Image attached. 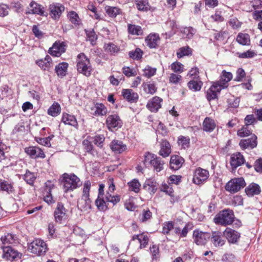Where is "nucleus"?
<instances>
[{
	"mask_svg": "<svg viewBox=\"0 0 262 262\" xmlns=\"http://www.w3.org/2000/svg\"><path fill=\"white\" fill-rule=\"evenodd\" d=\"M64 192L72 191L82 185L80 179L74 173H64L60 178Z\"/></svg>",
	"mask_w": 262,
	"mask_h": 262,
	"instance_id": "f257e3e1",
	"label": "nucleus"
},
{
	"mask_svg": "<svg viewBox=\"0 0 262 262\" xmlns=\"http://www.w3.org/2000/svg\"><path fill=\"white\" fill-rule=\"evenodd\" d=\"M233 211L229 209H225L220 211L214 218V222L217 225L226 226L231 225L234 221Z\"/></svg>",
	"mask_w": 262,
	"mask_h": 262,
	"instance_id": "f03ea898",
	"label": "nucleus"
},
{
	"mask_svg": "<svg viewBox=\"0 0 262 262\" xmlns=\"http://www.w3.org/2000/svg\"><path fill=\"white\" fill-rule=\"evenodd\" d=\"M77 69L79 73L87 77L91 75L92 67L90 60L83 53L79 54L77 56Z\"/></svg>",
	"mask_w": 262,
	"mask_h": 262,
	"instance_id": "7ed1b4c3",
	"label": "nucleus"
},
{
	"mask_svg": "<svg viewBox=\"0 0 262 262\" xmlns=\"http://www.w3.org/2000/svg\"><path fill=\"white\" fill-rule=\"evenodd\" d=\"M144 162L145 164L146 163L150 164L157 172H160L164 168V161L161 158L157 157V155L148 152L144 155Z\"/></svg>",
	"mask_w": 262,
	"mask_h": 262,
	"instance_id": "20e7f679",
	"label": "nucleus"
},
{
	"mask_svg": "<svg viewBox=\"0 0 262 262\" xmlns=\"http://www.w3.org/2000/svg\"><path fill=\"white\" fill-rule=\"evenodd\" d=\"M29 250L37 255H44L47 251L46 243L40 239H36L31 242L28 246Z\"/></svg>",
	"mask_w": 262,
	"mask_h": 262,
	"instance_id": "39448f33",
	"label": "nucleus"
},
{
	"mask_svg": "<svg viewBox=\"0 0 262 262\" xmlns=\"http://www.w3.org/2000/svg\"><path fill=\"white\" fill-rule=\"evenodd\" d=\"M246 186V182L243 178L232 179L225 186V189L232 193H234L243 188Z\"/></svg>",
	"mask_w": 262,
	"mask_h": 262,
	"instance_id": "423d86ee",
	"label": "nucleus"
},
{
	"mask_svg": "<svg viewBox=\"0 0 262 262\" xmlns=\"http://www.w3.org/2000/svg\"><path fill=\"white\" fill-rule=\"evenodd\" d=\"M209 173L208 170L198 167L193 172L192 181L196 185L203 184L208 179Z\"/></svg>",
	"mask_w": 262,
	"mask_h": 262,
	"instance_id": "0eeeda50",
	"label": "nucleus"
},
{
	"mask_svg": "<svg viewBox=\"0 0 262 262\" xmlns=\"http://www.w3.org/2000/svg\"><path fill=\"white\" fill-rule=\"evenodd\" d=\"M122 124L120 117L117 114L109 115L106 119V125L110 130L121 128Z\"/></svg>",
	"mask_w": 262,
	"mask_h": 262,
	"instance_id": "6e6552de",
	"label": "nucleus"
},
{
	"mask_svg": "<svg viewBox=\"0 0 262 262\" xmlns=\"http://www.w3.org/2000/svg\"><path fill=\"white\" fill-rule=\"evenodd\" d=\"M67 210L61 203H58L54 212L55 222L61 224L67 218Z\"/></svg>",
	"mask_w": 262,
	"mask_h": 262,
	"instance_id": "1a4fd4ad",
	"label": "nucleus"
},
{
	"mask_svg": "<svg viewBox=\"0 0 262 262\" xmlns=\"http://www.w3.org/2000/svg\"><path fill=\"white\" fill-rule=\"evenodd\" d=\"M193 236L194 242L198 245H205L210 237V234L199 230L193 231Z\"/></svg>",
	"mask_w": 262,
	"mask_h": 262,
	"instance_id": "9d476101",
	"label": "nucleus"
},
{
	"mask_svg": "<svg viewBox=\"0 0 262 262\" xmlns=\"http://www.w3.org/2000/svg\"><path fill=\"white\" fill-rule=\"evenodd\" d=\"M50 15L51 17L55 19L59 18L62 13L64 10V7L61 4L53 3L49 6Z\"/></svg>",
	"mask_w": 262,
	"mask_h": 262,
	"instance_id": "9b49d317",
	"label": "nucleus"
},
{
	"mask_svg": "<svg viewBox=\"0 0 262 262\" xmlns=\"http://www.w3.org/2000/svg\"><path fill=\"white\" fill-rule=\"evenodd\" d=\"M224 236L228 242L231 244H236L241 237V233L231 228H227L223 232Z\"/></svg>",
	"mask_w": 262,
	"mask_h": 262,
	"instance_id": "f8f14e48",
	"label": "nucleus"
},
{
	"mask_svg": "<svg viewBox=\"0 0 262 262\" xmlns=\"http://www.w3.org/2000/svg\"><path fill=\"white\" fill-rule=\"evenodd\" d=\"M223 89V87L214 82L210 88L206 91V98L208 101L217 98V94Z\"/></svg>",
	"mask_w": 262,
	"mask_h": 262,
	"instance_id": "ddd939ff",
	"label": "nucleus"
},
{
	"mask_svg": "<svg viewBox=\"0 0 262 262\" xmlns=\"http://www.w3.org/2000/svg\"><path fill=\"white\" fill-rule=\"evenodd\" d=\"M3 257L9 260L20 258L21 254L10 246L3 247Z\"/></svg>",
	"mask_w": 262,
	"mask_h": 262,
	"instance_id": "4468645a",
	"label": "nucleus"
},
{
	"mask_svg": "<svg viewBox=\"0 0 262 262\" xmlns=\"http://www.w3.org/2000/svg\"><path fill=\"white\" fill-rule=\"evenodd\" d=\"M25 152L32 159L44 158L45 154L41 148L37 146H29L25 148Z\"/></svg>",
	"mask_w": 262,
	"mask_h": 262,
	"instance_id": "2eb2a0df",
	"label": "nucleus"
},
{
	"mask_svg": "<svg viewBox=\"0 0 262 262\" xmlns=\"http://www.w3.org/2000/svg\"><path fill=\"white\" fill-rule=\"evenodd\" d=\"M66 51V45L63 42H55L50 48L49 53L52 56L59 57Z\"/></svg>",
	"mask_w": 262,
	"mask_h": 262,
	"instance_id": "dca6fc26",
	"label": "nucleus"
},
{
	"mask_svg": "<svg viewBox=\"0 0 262 262\" xmlns=\"http://www.w3.org/2000/svg\"><path fill=\"white\" fill-rule=\"evenodd\" d=\"M163 100L158 96H155L147 103L146 106L151 112H157L161 107Z\"/></svg>",
	"mask_w": 262,
	"mask_h": 262,
	"instance_id": "f3484780",
	"label": "nucleus"
},
{
	"mask_svg": "<svg viewBox=\"0 0 262 262\" xmlns=\"http://www.w3.org/2000/svg\"><path fill=\"white\" fill-rule=\"evenodd\" d=\"M245 161L244 156L240 152H236L231 156L230 163L232 169H236L244 164Z\"/></svg>",
	"mask_w": 262,
	"mask_h": 262,
	"instance_id": "a211bd4d",
	"label": "nucleus"
},
{
	"mask_svg": "<svg viewBox=\"0 0 262 262\" xmlns=\"http://www.w3.org/2000/svg\"><path fill=\"white\" fill-rule=\"evenodd\" d=\"M122 95L124 99L130 103L136 102L139 98L138 94L132 89H123Z\"/></svg>",
	"mask_w": 262,
	"mask_h": 262,
	"instance_id": "6ab92c4d",
	"label": "nucleus"
},
{
	"mask_svg": "<svg viewBox=\"0 0 262 262\" xmlns=\"http://www.w3.org/2000/svg\"><path fill=\"white\" fill-rule=\"evenodd\" d=\"M256 140V136L253 134L252 135L251 137L249 139L241 140L239 144L243 149H246L249 147L254 148L257 144Z\"/></svg>",
	"mask_w": 262,
	"mask_h": 262,
	"instance_id": "aec40b11",
	"label": "nucleus"
},
{
	"mask_svg": "<svg viewBox=\"0 0 262 262\" xmlns=\"http://www.w3.org/2000/svg\"><path fill=\"white\" fill-rule=\"evenodd\" d=\"M184 161L182 157L178 155H172L170 160V167L174 170H178L182 167Z\"/></svg>",
	"mask_w": 262,
	"mask_h": 262,
	"instance_id": "412c9836",
	"label": "nucleus"
},
{
	"mask_svg": "<svg viewBox=\"0 0 262 262\" xmlns=\"http://www.w3.org/2000/svg\"><path fill=\"white\" fill-rule=\"evenodd\" d=\"M232 78V74L230 72H226L224 70L222 74L220 76V79L219 81H215L220 86L223 87V89L226 88L228 86V82L230 81Z\"/></svg>",
	"mask_w": 262,
	"mask_h": 262,
	"instance_id": "4be33fe9",
	"label": "nucleus"
},
{
	"mask_svg": "<svg viewBox=\"0 0 262 262\" xmlns=\"http://www.w3.org/2000/svg\"><path fill=\"white\" fill-rule=\"evenodd\" d=\"M171 152V145L166 140H162L160 143V150L159 154L163 158L167 157Z\"/></svg>",
	"mask_w": 262,
	"mask_h": 262,
	"instance_id": "5701e85b",
	"label": "nucleus"
},
{
	"mask_svg": "<svg viewBox=\"0 0 262 262\" xmlns=\"http://www.w3.org/2000/svg\"><path fill=\"white\" fill-rule=\"evenodd\" d=\"M61 122L66 125L73 126L76 128L78 127V124L75 117L74 115L68 113H63L61 118Z\"/></svg>",
	"mask_w": 262,
	"mask_h": 262,
	"instance_id": "b1692460",
	"label": "nucleus"
},
{
	"mask_svg": "<svg viewBox=\"0 0 262 262\" xmlns=\"http://www.w3.org/2000/svg\"><path fill=\"white\" fill-rule=\"evenodd\" d=\"M111 149L116 154H121L126 149V145L120 140H113L110 144Z\"/></svg>",
	"mask_w": 262,
	"mask_h": 262,
	"instance_id": "393cba45",
	"label": "nucleus"
},
{
	"mask_svg": "<svg viewBox=\"0 0 262 262\" xmlns=\"http://www.w3.org/2000/svg\"><path fill=\"white\" fill-rule=\"evenodd\" d=\"M143 189L150 194H154L158 189V184L156 181L152 179L145 181L143 185Z\"/></svg>",
	"mask_w": 262,
	"mask_h": 262,
	"instance_id": "a878e982",
	"label": "nucleus"
},
{
	"mask_svg": "<svg viewBox=\"0 0 262 262\" xmlns=\"http://www.w3.org/2000/svg\"><path fill=\"white\" fill-rule=\"evenodd\" d=\"M0 191H5L8 194L15 192L13 183L8 181L0 180Z\"/></svg>",
	"mask_w": 262,
	"mask_h": 262,
	"instance_id": "bb28decb",
	"label": "nucleus"
},
{
	"mask_svg": "<svg viewBox=\"0 0 262 262\" xmlns=\"http://www.w3.org/2000/svg\"><path fill=\"white\" fill-rule=\"evenodd\" d=\"M91 110L93 111L92 114L97 116L105 115L107 112V108L102 103H96Z\"/></svg>",
	"mask_w": 262,
	"mask_h": 262,
	"instance_id": "cd10ccee",
	"label": "nucleus"
},
{
	"mask_svg": "<svg viewBox=\"0 0 262 262\" xmlns=\"http://www.w3.org/2000/svg\"><path fill=\"white\" fill-rule=\"evenodd\" d=\"M160 39L159 36L157 34H150L145 38V42L150 48H155Z\"/></svg>",
	"mask_w": 262,
	"mask_h": 262,
	"instance_id": "c85d7f7f",
	"label": "nucleus"
},
{
	"mask_svg": "<svg viewBox=\"0 0 262 262\" xmlns=\"http://www.w3.org/2000/svg\"><path fill=\"white\" fill-rule=\"evenodd\" d=\"M216 127V124L213 119L206 117L203 123V130L207 132H212Z\"/></svg>",
	"mask_w": 262,
	"mask_h": 262,
	"instance_id": "c756f323",
	"label": "nucleus"
},
{
	"mask_svg": "<svg viewBox=\"0 0 262 262\" xmlns=\"http://www.w3.org/2000/svg\"><path fill=\"white\" fill-rule=\"evenodd\" d=\"M245 192L249 196L257 195L260 192V188L258 184L252 183L245 189Z\"/></svg>",
	"mask_w": 262,
	"mask_h": 262,
	"instance_id": "7c9ffc66",
	"label": "nucleus"
},
{
	"mask_svg": "<svg viewBox=\"0 0 262 262\" xmlns=\"http://www.w3.org/2000/svg\"><path fill=\"white\" fill-rule=\"evenodd\" d=\"M211 242L215 247L222 246L225 244V241L222 238L221 233L219 232H212Z\"/></svg>",
	"mask_w": 262,
	"mask_h": 262,
	"instance_id": "2f4dec72",
	"label": "nucleus"
},
{
	"mask_svg": "<svg viewBox=\"0 0 262 262\" xmlns=\"http://www.w3.org/2000/svg\"><path fill=\"white\" fill-rule=\"evenodd\" d=\"M68 66V63L62 62L55 67V71L58 76L63 77L66 76Z\"/></svg>",
	"mask_w": 262,
	"mask_h": 262,
	"instance_id": "473e14b6",
	"label": "nucleus"
},
{
	"mask_svg": "<svg viewBox=\"0 0 262 262\" xmlns=\"http://www.w3.org/2000/svg\"><path fill=\"white\" fill-rule=\"evenodd\" d=\"M203 85V82L200 79H192L187 83L188 88L193 92L201 90Z\"/></svg>",
	"mask_w": 262,
	"mask_h": 262,
	"instance_id": "72a5a7b5",
	"label": "nucleus"
},
{
	"mask_svg": "<svg viewBox=\"0 0 262 262\" xmlns=\"http://www.w3.org/2000/svg\"><path fill=\"white\" fill-rule=\"evenodd\" d=\"M96 205L98 210L105 211L107 209L108 202L105 200V195L103 196H98L95 201Z\"/></svg>",
	"mask_w": 262,
	"mask_h": 262,
	"instance_id": "f704fd0d",
	"label": "nucleus"
},
{
	"mask_svg": "<svg viewBox=\"0 0 262 262\" xmlns=\"http://www.w3.org/2000/svg\"><path fill=\"white\" fill-rule=\"evenodd\" d=\"M90 137H87L86 139L84 140L82 142L84 149L86 152L91 154L92 155L97 154V151L94 149L92 142L90 141Z\"/></svg>",
	"mask_w": 262,
	"mask_h": 262,
	"instance_id": "c9c22d12",
	"label": "nucleus"
},
{
	"mask_svg": "<svg viewBox=\"0 0 262 262\" xmlns=\"http://www.w3.org/2000/svg\"><path fill=\"white\" fill-rule=\"evenodd\" d=\"M103 48L106 52L110 53L112 55H115L118 54L120 50L119 46L112 42L105 43Z\"/></svg>",
	"mask_w": 262,
	"mask_h": 262,
	"instance_id": "e433bc0d",
	"label": "nucleus"
},
{
	"mask_svg": "<svg viewBox=\"0 0 262 262\" xmlns=\"http://www.w3.org/2000/svg\"><path fill=\"white\" fill-rule=\"evenodd\" d=\"M52 59L49 55H47L44 59H40L36 61L38 66L43 70H47L49 69L51 65Z\"/></svg>",
	"mask_w": 262,
	"mask_h": 262,
	"instance_id": "4c0bfd02",
	"label": "nucleus"
},
{
	"mask_svg": "<svg viewBox=\"0 0 262 262\" xmlns=\"http://www.w3.org/2000/svg\"><path fill=\"white\" fill-rule=\"evenodd\" d=\"M78 208L81 210H86L90 208L91 207V200L89 197L84 198L82 197L80 200L78 201Z\"/></svg>",
	"mask_w": 262,
	"mask_h": 262,
	"instance_id": "58836bf2",
	"label": "nucleus"
},
{
	"mask_svg": "<svg viewBox=\"0 0 262 262\" xmlns=\"http://www.w3.org/2000/svg\"><path fill=\"white\" fill-rule=\"evenodd\" d=\"M105 10L107 15L113 18L116 17L117 15L121 14L122 12L121 10L117 7L106 6L105 7Z\"/></svg>",
	"mask_w": 262,
	"mask_h": 262,
	"instance_id": "ea45409f",
	"label": "nucleus"
},
{
	"mask_svg": "<svg viewBox=\"0 0 262 262\" xmlns=\"http://www.w3.org/2000/svg\"><path fill=\"white\" fill-rule=\"evenodd\" d=\"M237 42L243 46L249 45L250 39L249 35L246 33H239L236 37Z\"/></svg>",
	"mask_w": 262,
	"mask_h": 262,
	"instance_id": "a19ab883",
	"label": "nucleus"
},
{
	"mask_svg": "<svg viewBox=\"0 0 262 262\" xmlns=\"http://www.w3.org/2000/svg\"><path fill=\"white\" fill-rule=\"evenodd\" d=\"M60 105L57 102H54L48 110V114L52 117H56L60 113Z\"/></svg>",
	"mask_w": 262,
	"mask_h": 262,
	"instance_id": "79ce46f5",
	"label": "nucleus"
},
{
	"mask_svg": "<svg viewBox=\"0 0 262 262\" xmlns=\"http://www.w3.org/2000/svg\"><path fill=\"white\" fill-rule=\"evenodd\" d=\"M135 4L136 8L140 11H147L149 10L150 6L148 0H137Z\"/></svg>",
	"mask_w": 262,
	"mask_h": 262,
	"instance_id": "37998d69",
	"label": "nucleus"
},
{
	"mask_svg": "<svg viewBox=\"0 0 262 262\" xmlns=\"http://www.w3.org/2000/svg\"><path fill=\"white\" fill-rule=\"evenodd\" d=\"M128 32L129 34L134 35H141L143 34V30L140 26L128 24Z\"/></svg>",
	"mask_w": 262,
	"mask_h": 262,
	"instance_id": "c03bdc74",
	"label": "nucleus"
},
{
	"mask_svg": "<svg viewBox=\"0 0 262 262\" xmlns=\"http://www.w3.org/2000/svg\"><path fill=\"white\" fill-rule=\"evenodd\" d=\"M128 189L130 191H134L135 193H139L140 190L141 184L139 180L136 179H133L128 183Z\"/></svg>",
	"mask_w": 262,
	"mask_h": 262,
	"instance_id": "a18cd8bd",
	"label": "nucleus"
},
{
	"mask_svg": "<svg viewBox=\"0 0 262 262\" xmlns=\"http://www.w3.org/2000/svg\"><path fill=\"white\" fill-rule=\"evenodd\" d=\"M30 9L29 13L32 14H37L40 15H43V11L40 8V6L34 2H32L30 4Z\"/></svg>",
	"mask_w": 262,
	"mask_h": 262,
	"instance_id": "49530a36",
	"label": "nucleus"
},
{
	"mask_svg": "<svg viewBox=\"0 0 262 262\" xmlns=\"http://www.w3.org/2000/svg\"><path fill=\"white\" fill-rule=\"evenodd\" d=\"M192 54V49L189 46L183 47L179 49L177 52V56L178 58H181L185 56H188Z\"/></svg>",
	"mask_w": 262,
	"mask_h": 262,
	"instance_id": "de8ad7c7",
	"label": "nucleus"
},
{
	"mask_svg": "<svg viewBox=\"0 0 262 262\" xmlns=\"http://www.w3.org/2000/svg\"><path fill=\"white\" fill-rule=\"evenodd\" d=\"M87 40H89L92 46L96 44L97 39V35L94 31V30H86Z\"/></svg>",
	"mask_w": 262,
	"mask_h": 262,
	"instance_id": "09e8293b",
	"label": "nucleus"
},
{
	"mask_svg": "<svg viewBox=\"0 0 262 262\" xmlns=\"http://www.w3.org/2000/svg\"><path fill=\"white\" fill-rule=\"evenodd\" d=\"M90 139H93V142L100 148H102L103 146V143L105 140V137L103 135H96L94 137H90Z\"/></svg>",
	"mask_w": 262,
	"mask_h": 262,
	"instance_id": "8fccbe9b",
	"label": "nucleus"
},
{
	"mask_svg": "<svg viewBox=\"0 0 262 262\" xmlns=\"http://www.w3.org/2000/svg\"><path fill=\"white\" fill-rule=\"evenodd\" d=\"M143 55V51L140 48H136L134 51H129L128 55L130 58L134 60L140 59Z\"/></svg>",
	"mask_w": 262,
	"mask_h": 262,
	"instance_id": "3c124183",
	"label": "nucleus"
},
{
	"mask_svg": "<svg viewBox=\"0 0 262 262\" xmlns=\"http://www.w3.org/2000/svg\"><path fill=\"white\" fill-rule=\"evenodd\" d=\"M24 180L29 185H33L36 177L34 173L30 172L29 170H26V173L24 175Z\"/></svg>",
	"mask_w": 262,
	"mask_h": 262,
	"instance_id": "603ef678",
	"label": "nucleus"
},
{
	"mask_svg": "<svg viewBox=\"0 0 262 262\" xmlns=\"http://www.w3.org/2000/svg\"><path fill=\"white\" fill-rule=\"evenodd\" d=\"M4 144L0 142V162L4 164H7L9 162L10 159L6 155L4 151Z\"/></svg>",
	"mask_w": 262,
	"mask_h": 262,
	"instance_id": "864d4df0",
	"label": "nucleus"
},
{
	"mask_svg": "<svg viewBox=\"0 0 262 262\" xmlns=\"http://www.w3.org/2000/svg\"><path fill=\"white\" fill-rule=\"evenodd\" d=\"M152 217V213L149 210H143L142 214L139 217V220L142 223H144L150 220Z\"/></svg>",
	"mask_w": 262,
	"mask_h": 262,
	"instance_id": "5fc2aeb1",
	"label": "nucleus"
},
{
	"mask_svg": "<svg viewBox=\"0 0 262 262\" xmlns=\"http://www.w3.org/2000/svg\"><path fill=\"white\" fill-rule=\"evenodd\" d=\"M44 193V200L45 202L48 203V204H51L54 202V200L53 199L52 195L51 194V187H48L46 185V188L45 190Z\"/></svg>",
	"mask_w": 262,
	"mask_h": 262,
	"instance_id": "6e6d98bb",
	"label": "nucleus"
},
{
	"mask_svg": "<svg viewBox=\"0 0 262 262\" xmlns=\"http://www.w3.org/2000/svg\"><path fill=\"white\" fill-rule=\"evenodd\" d=\"M16 236L11 233H7L4 236H2L1 238V241L3 244H12L14 243Z\"/></svg>",
	"mask_w": 262,
	"mask_h": 262,
	"instance_id": "4d7b16f0",
	"label": "nucleus"
},
{
	"mask_svg": "<svg viewBox=\"0 0 262 262\" xmlns=\"http://www.w3.org/2000/svg\"><path fill=\"white\" fill-rule=\"evenodd\" d=\"M178 143L183 148L186 149L189 146L190 139L188 137L181 136L179 137Z\"/></svg>",
	"mask_w": 262,
	"mask_h": 262,
	"instance_id": "13d9d810",
	"label": "nucleus"
},
{
	"mask_svg": "<svg viewBox=\"0 0 262 262\" xmlns=\"http://www.w3.org/2000/svg\"><path fill=\"white\" fill-rule=\"evenodd\" d=\"M105 200L108 203L111 202L113 203V205H116L120 201V198L119 195H113L111 193H110L109 192H107L105 194Z\"/></svg>",
	"mask_w": 262,
	"mask_h": 262,
	"instance_id": "bf43d9fd",
	"label": "nucleus"
},
{
	"mask_svg": "<svg viewBox=\"0 0 262 262\" xmlns=\"http://www.w3.org/2000/svg\"><path fill=\"white\" fill-rule=\"evenodd\" d=\"M171 69L176 73H182L183 72L184 66L181 63L176 61L170 66Z\"/></svg>",
	"mask_w": 262,
	"mask_h": 262,
	"instance_id": "052dcab7",
	"label": "nucleus"
},
{
	"mask_svg": "<svg viewBox=\"0 0 262 262\" xmlns=\"http://www.w3.org/2000/svg\"><path fill=\"white\" fill-rule=\"evenodd\" d=\"M70 21L75 25L79 24L80 20L78 14L74 11L70 12L68 15Z\"/></svg>",
	"mask_w": 262,
	"mask_h": 262,
	"instance_id": "680f3d73",
	"label": "nucleus"
},
{
	"mask_svg": "<svg viewBox=\"0 0 262 262\" xmlns=\"http://www.w3.org/2000/svg\"><path fill=\"white\" fill-rule=\"evenodd\" d=\"M237 55L241 58H250L254 57L256 54L253 51L248 50L243 53H237Z\"/></svg>",
	"mask_w": 262,
	"mask_h": 262,
	"instance_id": "e2e57ef3",
	"label": "nucleus"
},
{
	"mask_svg": "<svg viewBox=\"0 0 262 262\" xmlns=\"http://www.w3.org/2000/svg\"><path fill=\"white\" fill-rule=\"evenodd\" d=\"M174 228V225L172 222H165L163 226L162 232L164 234H167L169 231Z\"/></svg>",
	"mask_w": 262,
	"mask_h": 262,
	"instance_id": "0e129e2a",
	"label": "nucleus"
},
{
	"mask_svg": "<svg viewBox=\"0 0 262 262\" xmlns=\"http://www.w3.org/2000/svg\"><path fill=\"white\" fill-rule=\"evenodd\" d=\"M182 32L186 35L188 38H191L195 33V30L192 27H185L183 28Z\"/></svg>",
	"mask_w": 262,
	"mask_h": 262,
	"instance_id": "69168bd1",
	"label": "nucleus"
},
{
	"mask_svg": "<svg viewBox=\"0 0 262 262\" xmlns=\"http://www.w3.org/2000/svg\"><path fill=\"white\" fill-rule=\"evenodd\" d=\"M160 190L165 192L166 194L170 195V196H173V189L172 188L166 184H163Z\"/></svg>",
	"mask_w": 262,
	"mask_h": 262,
	"instance_id": "338daca9",
	"label": "nucleus"
},
{
	"mask_svg": "<svg viewBox=\"0 0 262 262\" xmlns=\"http://www.w3.org/2000/svg\"><path fill=\"white\" fill-rule=\"evenodd\" d=\"M143 75L148 78L154 76L156 72V69L147 66L144 70Z\"/></svg>",
	"mask_w": 262,
	"mask_h": 262,
	"instance_id": "774afa93",
	"label": "nucleus"
}]
</instances>
